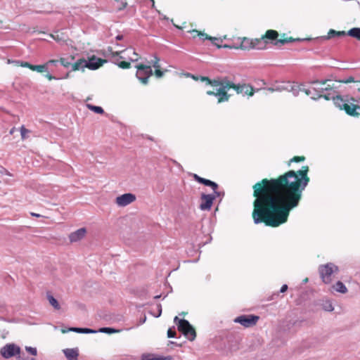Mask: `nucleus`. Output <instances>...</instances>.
<instances>
[{
    "label": "nucleus",
    "instance_id": "nucleus-1",
    "mask_svg": "<svg viewBox=\"0 0 360 360\" xmlns=\"http://www.w3.org/2000/svg\"><path fill=\"white\" fill-rule=\"evenodd\" d=\"M308 166L290 170L277 179H264L253 186L252 219L255 224L277 227L288 221L290 212L299 205L309 182Z\"/></svg>",
    "mask_w": 360,
    "mask_h": 360
},
{
    "label": "nucleus",
    "instance_id": "nucleus-2",
    "mask_svg": "<svg viewBox=\"0 0 360 360\" xmlns=\"http://www.w3.org/2000/svg\"><path fill=\"white\" fill-rule=\"evenodd\" d=\"M105 56L111 57L113 63L122 69L131 67L130 62L137 61L138 54L132 48H128L121 51H114L111 47L105 50Z\"/></svg>",
    "mask_w": 360,
    "mask_h": 360
},
{
    "label": "nucleus",
    "instance_id": "nucleus-3",
    "mask_svg": "<svg viewBox=\"0 0 360 360\" xmlns=\"http://www.w3.org/2000/svg\"><path fill=\"white\" fill-rule=\"evenodd\" d=\"M321 88L324 89V90H322L321 94H314V95L311 96L312 100H317L320 98H324L328 101L333 99L335 105L340 110H344V108L343 106L337 103V99H341L344 103H349V100L347 97L345 98L337 95L333 81L330 79L321 80Z\"/></svg>",
    "mask_w": 360,
    "mask_h": 360
},
{
    "label": "nucleus",
    "instance_id": "nucleus-4",
    "mask_svg": "<svg viewBox=\"0 0 360 360\" xmlns=\"http://www.w3.org/2000/svg\"><path fill=\"white\" fill-rule=\"evenodd\" d=\"M212 86L219 87L217 91H207V94L209 96H214L218 98V103L228 101L230 95L227 94V91L231 89V80L227 77H218L214 79H210L209 84Z\"/></svg>",
    "mask_w": 360,
    "mask_h": 360
},
{
    "label": "nucleus",
    "instance_id": "nucleus-5",
    "mask_svg": "<svg viewBox=\"0 0 360 360\" xmlns=\"http://www.w3.org/2000/svg\"><path fill=\"white\" fill-rule=\"evenodd\" d=\"M274 86L276 91H287L295 96H297L300 91V86L297 83L290 81L276 82Z\"/></svg>",
    "mask_w": 360,
    "mask_h": 360
},
{
    "label": "nucleus",
    "instance_id": "nucleus-6",
    "mask_svg": "<svg viewBox=\"0 0 360 360\" xmlns=\"http://www.w3.org/2000/svg\"><path fill=\"white\" fill-rule=\"evenodd\" d=\"M338 271V267L333 263L321 265L319 268L320 276L325 283H330L332 281V274Z\"/></svg>",
    "mask_w": 360,
    "mask_h": 360
},
{
    "label": "nucleus",
    "instance_id": "nucleus-7",
    "mask_svg": "<svg viewBox=\"0 0 360 360\" xmlns=\"http://www.w3.org/2000/svg\"><path fill=\"white\" fill-rule=\"evenodd\" d=\"M193 178L198 183L202 184L206 186H210L213 190L214 193L212 194L213 196H214V200L217 198H220L221 199L224 195V191H218L217 189L219 188V186L217 183L207 179H204L200 176H198L196 174H192Z\"/></svg>",
    "mask_w": 360,
    "mask_h": 360
},
{
    "label": "nucleus",
    "instance_id": "nucleus-8",
    "mask_svg": "<svg viewBox=\"0 0 360 360\" xmlns=\"http://www.w3.org/2000/svg\"><path fill=\"white\" fill-rule=\"evenodd\" d=\"M178 330L190 341L194 340L196 337L194 328L186 319L180 321V324H178Z\"/></svg>",
    "mask_w": 360,
    "mask_h": 360
},
{
    "label": "nucleus",
    "instance_id": "nucleus-9",
    "mask_svg": "<svg viewBox=\"0 0 360 360\" xmlns=\"http://www.w3.org/2000/svg\"><path fill=\"white\" fill-rule=\"evenodd\" d=\"M136 76L137 79L143 84H147L148 78L153 75V71L150 65H137Z\"/></svg>",
    "mask_w": 360,
    "mask_h": 360
},
{
    "label": "nucleus",
    "instance_id": "nucleus-10",
    "mask_svg": "<svg viewBox=\"0 0 360 360\" xmlns=\"http://www.w3.org/2000/svg\"><path fill=\"white\" fill-rule=\"evenodd\" d=\"M20 353V348L19 346L13 344L8 343L2 347L0 349V354L6 359H10Z\"/></svg>",
    "mask_w": 360,
    "mask_h": 360
},
{
    "label": "nucleus",
    "instance_id": "nucleus-11",
    "mask_svg": "<svg viewBox=\"0 0 360 360\" xmlns=\"http://www.w3.org/2000/svg\"><path fill=\"white\" fill-rule=\"evenodd\" d=\"M278 37V33L276 30H269L266 32V34L263 35L262 37L264 38V40L269 39V40H276L274 43L275 45H283L289 42H292L295 41L292 37L288 39H277Z\"/></svg>",
    "mask_w": 360,
    "mask_h": 360
},
{
    "label": "nucleus",
    "instance_id": "nucleus-12",
    "mask_svg": "<svg viewBox=\"0 0 360 360\" xmlns=\"http://www.w3.org/2000/svg\"><path fill=\"white\" fill-rule=\"evenodd\" d=\"M337 103L343 106L344 110L347 115L352 117H359L360 115V105L350 101L349 103H344L341 99H337Z\"/></svg>",
    "mask_w": 360,
    "mask_h": 360
},
{
    "label": "nucleus",
    "instance_id": "nucleus-13",
    "mask_svg": "<svg viewBox=\"0 0 360 360\" xmlns=\"http://www.w3.org/2000/svg\"><path fill=\"white\" fill-rule=\"evenodd\" d=\"M231 89H233L238 94H243V96H253L255 91H259L260 89H257L255 90L254 88L249 84H236L233 82L231 81Z\"/></svg>",
    "mask_w": 360,
    "mask_h": 360
},
{
    "label": "nucleus",
    "instance_id": "nucleus-14",
    "mask_svg": "<svg viewBox=\"0 0 360 360\" xmlns=\"http://www.w3.org/2000/svg\"><path fill=\"white\" fill-rule=\"evenodd\" d=\"M258 320L259 316L255 315H241L236 317L234 322L238 323L245 328H249L255 326Z\"/></svg>",
    "mask_w": 360,
    "mask_h": 360
},
{
    "label": "nucleus",
    "instance_id": "nucleus-15",
    "mask_svg": "<svg viewBox=\"0 0 360 360\" xmlns=\"http://www.w3.org/2000/svg\"><path fill=\"white\" fill-rule=\"evenodd\" d=\"M136 200L135 195L128 193L119 195L116 198L115 202L120 207H125Z\"/></svg>",
    "mask_w": 360,
    "mask_h": 360
},
{
    "label": "nucleus",
    "instance_id": "nucleus-16",
    "mask_svg": "<svg viewBox=\"0 0 360 360\" xmlns=\"http://www.w3.org/2000/svg\"><path fill=\"white\" fill-rule=\"evenodd\" d=\"M105 63H106L105 60H103L100 58L93 56L89 58V60H86V68H89V70H95L101 67Z\"/></svg>",
    "mask_w": 360,
    "mask_h": 360
},
{
    "label": "nucleus",
    "instance_id": "nucleus-17",
    "mask_svg": "<svg viewBox=\"0 0 360 360\" xmlns=\"http://www.w3.org/2000/svg\"><path fill=\"white\" fill-rule=\"evenodd\" d=\"M201 200L202 202L200 205V209L201 210H209L212 206L214 196L211 194L202 193Z\"/></svg>",
    "mask_w": 360,
    "mask_h": 360
},
{
    "label": "nucleus",
    "instance_id": "nucleus-18",
    "mask_svg": "<svg viewBox=\"0 0 360 360\" xmlns=\"http://www.w3.org/2000/svg\"><path fill=\"white\" fill-rule=\"evenodd\" d=\"M198 35L200 37V38L202 40H205V39L210 40L212 41V44L216 46L217 48H221V47H223V48H231V46H228V45H224V46L220 45L219 44L221 42H222V39L221 38L209 37L207 34L202 33V32H199Z\"/></svg>",
    "mask_w": 360,
    "mask_h": 360
},
{
    "label": "nucleus",
    "instance_id": "nucleus-19",
    "mask_svg": "<svg viewBox=\"0 0 360 360\" xmlns=\"http://www.w3.org/2000/svg\"><path fill=\"white\" fill-rule=\"evenodd\" d=\"M86 232V230L85 228H80L77 231L71 233L69 236L70 242L74 243L80 240L85 236Z\"/></svg>",
    "mask_w": 360,
    "mask_h": 360
},
{
    "label": "nucleus",
    "instance_id": "nucleus-20",
    "mask_svg": "<svg viewBox=\"0 0 360 360\" xmlns=\"http://www.w3.org/2000/svg\"><path fill=\"white\" fill-rule=\"evenodd\" d=\"M63 353L68 360H78L79 349L77 348L65 349Z\"/></svg>",
    "mask_w": 360,
    "mask_h": 360
},
{
    "label": "nucleus",
    "instance_id": "nucleus-21",
    "mask_svg": "<svg viewBox=\"0 0 360 360\" xmlns=\"http://www.w3.org/2000/svg\"><path fill=\"white\" fill-rule=\"evenodd\" d=\"M68 331L75 332V333H86V334L97 333V330H93L91 328H88L71 327V328H69L68 330H62V332L63 333L68 332Z\"/></svg>",
    "mask_w": 360,
    "mask_h": 360
},
{
    "label": "nucleus",
    "instance_id": "nucleus-22",
    "mask_svg": "<svg viewBox=\"0 0 360 360\" xmlns=\"http://www.w3.org/2000/svg\"><path fill=\"white\" fill-rule=\"evenodd\" d=\"M267 41L264 40V38L261 37L259 39H252V49H257V50H263L265 49L266 47Z\"/></svg>",
    "mask_w": 360,
    "mask_h": 360
},
{
    "label": "nucleus",
    "instance_id": "nucleus-23",
    "mask_svg": "<svg viewBox=\"0 0 360 360\" xmlns=\"http://www.w3.org/2000/svg\"><path fill=\"white\" fill-rule=\"evenodd\" d=\"M346 36L347 33L345 31H336L335 30L330 29L328 32V35L323 37V38L324 39H329L335 37L340 38Z\"/></svg>",
    "mask_w": 360,
    "mask_h": 360
},
{
    "label": "nucleus",
    "instance_id": "nucleus-24",
    "mask_svg": "<svg viewBox=\"0 0 360 360\" xmlns=\"http://www.w3.org/2000/svg\"><path fill=\"white\" fill-rule=\"evenodd\" d=\"M86 66V60L84 58H81L77 60L75 63H72L71 70H84Z\"/></svg>",
    "mask_w": 360,
    "mask_h": 360
},
{
    "label": "nucleus",
    "instance_id": "nucleus-25",
    "mask_svg": "<svg viewBox=\"0 0 360 360\" xmlns=\"http://www.w3.org/2000/svg\"><path fill=\"white\" fill-rule=\"evenodd\" d=\"M252 39L248 38H243L240 44V48L243 50H250L252 49Z\"/></svg>",
    "mask_w": 360,
    "mask_h": 360
},
{
    "label": "nucleus",
    "instance_id": "nucleus-26",
    "mask_svg": "<svg viewBox=\"0 0 360 360\" xmlns=\"http://www.w3.org/2000/svg\"><path fill=\"white\" fill-rule=\"evenodd\" d=\"M141 360H173V358L170 356L162 357V356H155L153 354H143L142 355Z\"/></svg>",
    "mask_w": 360,
    "mask_h": 360
},
{
    "label": "nucleus",
    "instance_id": "nucleus-27",
    "mask_svg": "<svg viewBox=\"0 0 360 360\" xmlns=\"http://www.w3.org/2000/svg\"><path fill=\"white\" fill-rule=\"evenodd\" d=\"M333 289L340 293H346L347 292V288L345 285L341 282L338 281L335 284L332 286Z\"/></svg>",
    "mask_w": 360,
    "mask_h": 360
},
{
    "label": "nucleus",
    "instance_id": "nucleus-28",
    "mask_svg": "<svg viewBox=\"0 0 360 360\" xmlns=\"http://www.w3.org/2000/svg\"><path fill=\"white\" fill-rule=\"evenodd\" d=\"M47 299L49 302V304L55 309H59L60 308V304H58L57 300L51 295L50 293H47Z\"/></svg>",
    "mask_w": 360,
    "mask_h": 360
},
{
    "label": "nucleus",
    "instance_id": "nucleus-29",
    "mask_svg": "<svg viewBox=\"0 0 360 360\" xmlns=\"http://www.w3.org/2000/svg\"><path fill=\"white\" fill-rule=\"evenodd\" d=\"M347 35H349L350 37H352L360 40V28L354 27L350 29L347 33Z\"/></svg>",
    "mask_w": 360,
    "mask_h": 360
},
{
    "label": "nucleus",
    "instance_id": "nucleus-30",
    "mask_svg": "<svg viewBox=\"0 0 360 360\" xmlns=\"http://www.w3.org/2000/svg\"><path fill=\"white\" fill-rule=\"evenodd\" d=\"M74 60L73 57H70V58H60L59 60V63L66 68H71L72 66V60Z\"/></svg>",
    "mask_w": 360,
    "mask_h": 360
},
{
    "label": "nucleus",
    "instance_id": "nucleus-31",
    "mask_svg": "<svg viewBox=\"0 0 360 360\" xmlns=\"http://www.w3.org/2000/svg\"><path fill=\"white\" fill-rule=\"evenodd\" d=\"M310 83L313 86V91L315 92V94H321V91L324 90V89L321 88V81L314 80Z\"/></svg>",
    "mask_w": 360,
    "mask_h": 360
},
{
    "label": "nucleus",
    "instance_id": "nucleus-32",
    "mask_svg": "<svg viewBox=\"0 0 360 360\" xmlns=\"http://www.w3.org/2000/svg\"><path fill=\"white\" fill-rule=\"evenodd\" d=\"M86 107L88 108V109L94 112L95 113H97V114H103L104 113L103 109L100 106H96V105H94L91 104H86Z\"/></svg>",
    "mask_w": 360,
    "mask_h": 360
},
{
    "label": "nucleus",
    "instance_id": "nucleus-33",
    "mask_svg": "<svg viewBox=\"0 0 360 360\" xmlns=\"http://www.w3.org/2000/svg\"><path fill=\"white\" fill-rule=\"evenodd\" d=\"M120 331V330H117V329H115L113 328H110V327L101 328L98 330H97V332L107 333V334H112L115 333H118Z\"/></svg>",
    "mask_w": 360,
    "mask_h": 360
},
{
    "label": "nucleus",
    "instance_id": "nucleus-34",
    "mask_svg": "<svg viewBox=\"0 0 360 360\" xmlns=\"http://www.w3.org/2000/svg\"><path fill=\"white\" fill-rule=\"evenodd\" d=\"M300 86V91L304 92L307 95L310 96L311 97L314 95L315 92L313 91V86L306 89L304 87L303 84L299 85Z\"/></svg>",
    "mask_w": 360,
    "mask_h": 360
},
{
    "label": "nucleus",
    "instance_id": "nucleus-35",
    "mask_svg": "<svg viewBox=\"0 0 360 360\" xmlns=\"http://www.w3.org/2000/svg\"><path fill=\"white\" fill-rule=\"evenodd\" d=\"M36 71L38 72H48L46 65L45 63L42 65H37L36 68Z\"/></svg>",
    "mask_w": 360,
    "mask_h": 360
},
{
    "label": "nucleus",
    "instance_id": "nucleus-36",
    "mask_svg": "<svg viewBox=\"0 0 360 360\" xmlns=\"http://www.w3.org/2000/svg\"><path fill=\"white\" fill-rule=\"evenodd\" d=\"M153 58H154V60H151V61L149 63L152 64L155 68H160V66L159 65L160 59L156 56H155Z\"/></svg>",
    "mask_w": 360,
    "mask_h": 360
},
{
    "label": "nucleus",
    "instance_id": "nucleus-37",
    "mask_svg": "<svg viewBox=\"0 0 360 360\" xmlns=\"http://www.w3.org/2000/svg\"><path fill=\"white\" fill-rule=\"evenodd\" d=\"M117 2L119 3V6L117 7L118 11H122L127 6V2L126 0H120Z\"/></svg>",
    "mask_w": 360,
    "mask_h": 360
},
{
    "label": "nucleus",
    "instance_id": "nucleus-38",
    "mask_svg": "<svg viewBox=\"0 0 360 360\" xmlns=\"http://www.w3.org/2000/svg\"><path fill=\"white\" fill-rule=\"evenodd\" d=\"M30 133V130L27 129L24 126L20 127V134L22 139H26L27 134Z\"/></svg>",
    "mask_w": 360,
    "mask_h": 360
},
{
    "label": "nucleus",
    "instance_id": "nucleus-39",
    "mask_svg": "<svg viewBox=\"0 0 360 360\" xmlns=\"http://www.w3.org/2000/svg\"><path fill=\"white\" fill-rule=\"evenodd\" d=\"M25 349L27 352H29L30 354L33 356H36L37 354V348L32 347H25Z\"/></svg>",
    "mask_w": 360,
    "mask_h": 360
},
{
    "label": "nucleus",
    "instance_id": "nucleus-40",
    "mask_svg": "<svg viewBox=\"0 0 360 360\" xmlns=\"http://www.w3.org/2000/svg\"><path fill=\"white\" fill-rule=\"evenodd\" d=\"M323 308L326 311H332L334 309V307H333L332 304L328 302L323 304Z\"/></svg>",
    "mask_w": 360,
    "mask_h": 360
},
{
    "label": "nucleus",
    "instance_id": "nucleus-41",
    "mask_svg": "<svg viewBox=\"0 0 360 360\" xmlns=\"http://www.w3.org/2000/svg\"><path fill=\"white\" fill-rule=\"evenodd\" d=\"M304 157L303 156H295L294 158H292L290 161H289V165L291 163V162H301V161H304Z\"/></svg>",
    "mask_w": 360,
    "mask_h": 360
},
{
    "label": "nucleus",
    "instance_id": "nucleus-42",
    "mask_svg": "<svg viewBox=\"0 0 360 360\" xmlns=\"http://www.w3.org/2000/svg\"><path fill=\"white\" fill-rule=\"evenodd\" d=\"M59 63L58 60H49L45 64L46 65L47 69L49 70V67L50 65L56 66Z\"/></svg>",
    "mask_w": 360,
    "mask_h": 360
},
{
    "label": "nucleus",
    "instance_id": "nucleus-43",
    "mask_svg": "<svg viewBox=\"0 0 360 360\" xmlns=\"http://www.w3.org/2000/svg\"><path fill=\"white\" fill-rule=\"evenodd\" d=\"M176 332L173 330L172 328H169L167 330V337L169 338H175Z\"/></svg>",
    "mask_w": 360,
    "mask_h": 360
},
{
    "label": "nucleus",
    "instance_id": "nucleus-44",
    "mask_svg": "<svg viewBox=\"0 0 360 360\" xmlns=\"http://www.w3.org/2000/svg\"><path fill=\"white\" fill-rule=\"evenodd\" d=\"M155 74L157 77L160 78L163 76V72L161 71L159 68H155Z\"/></svg>",
    "mask_w": 360,
    "mask_h": 360
},
{
    "label": "nucleus",
    "instance_id": "nucleus-45",
    "mask_svg": "<svg viewBox=\"0 0 360 360\" xmlns=\"http://www.w3.org/2000/svg\"><path fill=\"white\" fill-rule=\"evenodd\" d=\"M17 63H20V66L22 67L30 68V63H29L28 62L18 61Z\"/></svg>",
    "mask_w": 360,
    "mask_h": 360
},
{
    "label": "nucleus",
    "instance_id": "nucleus-46",
    "mask_svg": "<svg viewBox=\"0 0 360 360\" xmlns=\"http://www.w3.org/2000/svg\"><path fill=\"white\" fill-rule=\"evenodd\" d=\"M46 77L49 79V80H52V79H58V78L53 76L52 75L48 73L46 75Z\"/></svg>",
    "mask_w": 360,
    "mask_h": 360
},
{
    "label": "nucleus",
    "instance_id": "nucleus-47",
    "mask_svg": "<svg viewBox=\"0 0 360 360\" xmlns=\"http://www.w3.org/2000/svg\"><path fill=\"white\" fill-rule=\"evenodd\" d=\"M157 308L158 309V314L155 316V317H159L161 315L162 313V306L160 304L157 305Z\"/></svg>",
    "mask_w": 360,
    "mask_h": 360
},
{
    "label": "nucleus",
    "instance_id": "nucleus-48",
    "mask_svg": "<svg viewBox=\"0 0 360 360\" xmlns=\"http://www.w3.org/2000/svg\"><path fill=\"white\" fill-rule=\"evenodd\" d=\"M288 290V285L284 284L282 285L280 290V292H285Z\"/></svg>",
    "mask_w": 360,
    "mask_h": 360
},
{
    "label": "nucleus",
    "instance_id": "nucleus-49",
    "mask_svg": "<svg viewBox=\"0 0 360 360\" xmlns=\"http://www.w3.org/2000/svg\"><path fill=\"white\" fill-rule=\"evenodd\" d=\"M155 11L158 12L160 16H162V19L169 20V18L166 15H164L160 11L157 10L156 8Z\"/></svg>",
    "mask_w": 360,
    "mask_h": 360
},
{
    "label": "nucleus",
    "instance_id": "nucleus-50",
    "mask_svg": "<svg viewBox=\"0 0 360 360\" xmlns=\"http://www.w3.org/2000/svg\"><path fill=\"white\" fill-rule=\"evenodd\" d=\"M180 321H183V319H179L178 316H175L174 319V323L178 326V324H180Z\"/></svg>",
    "mask_w": 360,
    "mask_h": 360
},
{
    "label": "nucleus",
    "instance_id": "nucleus-51",
    "mask_svg": "<svg viewBox=\"0 0 360 360\" xmlns=\"http://www.w3.org/2000/svg\"><path fill=\"white\" fill-rule=\"evenodd\" d=\"M210 79H209L207 77H201L200 80L202 82H207V84H209V81Z\"/></svg>",
    "mask_w": 360,
    "mask_h": 360
},
{
    "label": "nucleus",
    "instance_id": "nucleus-52",
    "mask_svg": "<svg viewBox=\"0 0 360 360\" xmlns=\"http://www.w3.org/2000/svg\"><path fill=\"white\" fill-rule=\"evenodd\" d=\"M354 79L352 77H349V78H347L346 80L344 81L345 83H349V82H354Z\"/></svg>",
    "mask_w": 360,
    "mask_h": 360
},
{
    "label": "nucleus",
    "instance_id": "nucleus-53",
    "mask_svg": "<svg viewBox=\"0 0 360 360\" xmlns=\"http://www.w3.org/2000/svg\"><path fill=\"white\" fill-rule=\"evenodd\" d=\"M267 91H270V92H274L276 91V90H274V84L271 86V87H268L266 89Z\"/></svg>",
    "mask_w": 360,
    "mask_h": 360
},
{
    "label": "nucleus",
    "instance_id": "nucleus-54",
    "mask_svg": "<svg viewBox=\"0 0 360 360\" xmlns=\"http://www.w3.org/2000/svg\"><path fill=\"white\" fill-rule=\"evenodd\" d=\"M36 68H37V65L30 64L29 69H30L33 71H36Z\"/></svg>",
    "mask_w": 360,
    "mask_h": 360
},
{
    "label": "nucleus",
    "instance_id": "nucleus-55",
    "mask_svg": "<svg viewBox=\"0 0 360 360\" xmlns=\"http://www.w3.org/2000/svg\"><path fill=\"white\" fill-rule=\"evenodd\" d=\"M31 215L33 216V217H41V215L39 214L33 213V212L31 213Z\"/></svg>",
    "mask_w": 360,
    "mask_h": 360
},
{
    "label": "nucleus",
    "instance_id": "nucleus-56",
    "mask_svg": "<svg viewBox=\"0 0 360 360\" xmlns=\"http://www.w3.org/2000/svg\"><path fill=\"white\" fill-rule=\"evenodd\" d=\"M122 38H123V36H122V35H117V36L116 37V39H117V40H122Z\"/></svg>",
    "mask_w": 360,
    "mask_h": 360
},
{
    "label": "nucleus",
    "instance_id": "nucleus-57",
    "mask_svg": "<svg viewBox=\"0 0 360 360\" xmlns=\"http://www.w3.org/2000/svg\"><path fill=\"white\" fill-rule=\"evenodd\" d=\"M70 77V73L68 72L65 76L64 77H63V79H68V77Z\"/></svg>",
    "mask_w": 360,
    "mask_h": 360
},
{
    "label": "nucleus",
    "instance_id": "nucleus-58",
    "mask_svg": "<svg viewBox=\"0 0 360 360\" xmlns=\"http://www.w3.org/2000/svg\"><path fill=\"white\" fill-rule=\"evenodd\" d=\"M18 360H29L28 358L27 359H23V358H21L20 356L18 357Z\"/></svg>",
    "mask_w": 360,
    "mask_h": 360
},
{
    "label": "nucleus",
    "instance_id": "nucleus-59",
    "mask_svg": "<svg viewBox=\"0 0 360 360\" xmlns=\"http://www.w3.org/2000/svg\"><path fill=\"white\" fill-rule=\"evenodd\" d=\"M161 297V295H156L154 297V299L157 300L159 299Z\"/></svg>",
    "mask_w": 360,
    "mask_h": 360
},
{
    "label": "nucleus",
    "instance_id": "nucleus-60",
    "mask_svg": "<svg viewBox=\"0 0 360 360\" xmlns=\"http://www.w3.org/2000/svg\"><path fill=\"white\" fill-rule=\"evenodd\" d=\"M15 128H13L11 131H10V134H12L13 133V131H14Z\"/></svg>",
    "mask_w": 360,
    "mask_h": 360
},
{
    "label": "nucleus",
    "instance_id": "nucleus-61",
    "mask_svg": "<svg viewBox=\"0 0 360 360\" xmlns=\"http://www.w3.org/2000/svg\"><path fill=\"white\" fill-rule=\"evenodd\" d=\"M169 343H170L171 345L174 344V342L173 341H169Z\"/></svg>",
    "mask_w": 360,
    "mask_h": 360
},
{
    "label": "nucleus",
    "instance_id": "nucleus-62",
    "mask_svg": "<svg viewBox=\"0 0 360 360\" xmlns=\"http://www.w3.org/2000/svg\"><path fill=\"white\" fill-rule=\"evenodd\" d=\"M146 321V318L144 319H142V323H144Z\"/></svg>",
    "mask_w": 360,
    "mask_h": 360
},
{
    "label": "nucleus",
    "instance_id": "nucleus-63",
    "mask_svg": "<svg viewBox=\"0 0 360 360\" xmlns=\"http://www.w3.org/2000/svg\"><path fill=\"white\" fill-rule=\"evenodd\" d=\"M29 360H35V359L32 358V359H29Z\"/></svg>",
    "mask_w": 360,
    "mask_h": 360
}]
</instances>
